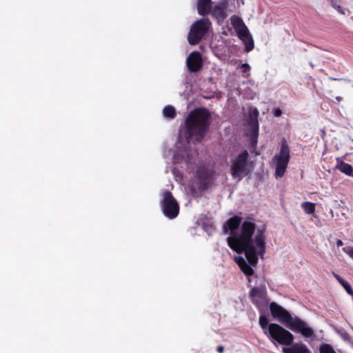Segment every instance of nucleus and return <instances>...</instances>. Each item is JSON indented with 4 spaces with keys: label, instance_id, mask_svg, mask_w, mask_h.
I'll list each match as a JSON object with an SVG mask.
<instances>
[{
    "label": "nucleus",
    "instance_id": "25",
    "mask_svg": "<svg viewBox=\"0 0 353 353\" xmlns=\"http://www.w3.org/2000/svg\"><path fill=\"white\" fill-rule=\"evenodd\" d=\"M252 136L254 137V138H257L259 134V125L257 121L255 122V123L252 127Z\"/></svg>",
    "mask_w": 353,
    "mask_h": 353
},
{
    "label": "nucleus",
    "instance_id": "27",
    "mask_svg": "<svg viewBox=\"0 0 353 353\" xmlns=\"http://www.w3.org/2000/svg\"><path fill=\"white\" fill-rule=\"evenodd\" d=\"M216 350L219 353H223L224 352V347L223 345H219L216 347Z\"/></svg>",
    "mask_w": 353,
    "mask_h": 353
},
{
    "label": "nucleus",
    "instance_id": "9",
    "mask_svg": "<svg viewBox=\"0 0 353 353\" xmlns=\"http://www.w3.org/2000/svg\"><path fill=\"white\" fill-rule=\"evenodd\" d=\"M160 205L163 214L170 219H175L179 214V204L168 190L162 192Z\"/></svg>",
    "mask_w": 353,
    "mask_h": 353
},
{
    "label": "nucleus",
    "instance_id": "5",
    "mask_svg": "<svg viewBox=\"0 0 353 353\" xmlns=\"http://www.w3.org/2000/svg\"><path fill=\"white\" fill-rule=\"evenodd\" d=\"M194 177L197 188L200 191L204 192L214 184L216 172L214 166L208 163H202L196 166Z\"/></svg>",
    "mask_w": 353,
    "mask_h": 353
},
{
    "label": "nucleus",
    "instance_id": "15",
    "mask_svg": "<svg viewBox=\"0 0 353 353\" xmlns=\"http://www.w3.org/2000/svg\"><path fill=\"white\" fill-rule=\"evenodd\" d=\"M283 353H312L307 345L302 343H292L288 347L283 348Z\"/></svg>",
    "mask_w": 353,
    "mask_h": 353
},
{
    "label": "nucleus",
    "instance_id": "11",
    "mask_svg": "<svg viewBox=\"0 0 353 353\" xmlns=\"http://www.w3.org/2000/svg\"><path fill=\"white\" fill-rule=\"evenodd\" d=\"M235 31L238 37L244 43L245 52L251 51L254 48V44L248 27L245 25Z\"/></svg>",
    "mask_w": 353,
    "mask_h": 353
},
{
    "label": "nucleus",
    "instance_id": "8",
    "mask_svg": "<svg viewBox=\"0 0 353 353\" xmlns=\"http://www.w3.org/2000/svg\"><path fill=\"white\" fill-rule=\"evenodd\" d=\"M248 152L243 150L231 159L230 174L233 179L241 180L248 174Z\"/></svg>",
    "mask_w": 353,
    "mask_h": 353
},
{
    "label": "nucleus",
    "instance_id": "28",
    "mask_svg": "<svg viewBox=\"0 0 353 353\" xmlns=\"http://www.w3.org/2000/svg\"><path fill=\"white\" fill-rule=\"evenodd\" d=\"M348 254L353 259V248L350 250Z\"/></svg>",
    "mask_w": 353,
    "mask_h": 353
},
{
    "label": "nucleus",
    "instance_id": "2",
    "mask_svg": "<svg viewBox=\"0 0 353 353\" xmlns=\"http://www.w3.org/2000/svg\"><path fill=\"white\" fill-rule=\"evenodd\" d=\"M210 119L211 114L205 108H196L190 112L185 123L188 139L195 137L197 141H201L209 130Z\"/></svg>",
    "mask_w": 353,
    "mask_h": 353
},
{
    "label": "nucleus",
    "instance_id": "30",
    "mask_svg": "<svg viewBox=\"0 0 353 353\" xmlns=\"http://www.w3.org/2000/svg\"><path fill=\"white\" fill-rule=\"evenodd\" d=\"M337 10H338L339 11H340L341 13H343V11L341 10V8L340 6H338V7H337Z\"/></svg>",
    "mask_w": 353,
    "mask_h": 353
},
{
    "label": "nucleus",
    "instance_id": "29",
    "mask_svg": "<svg viewBox=\"0 0 353 353\" xmlns=\"http://www.w3.org/2000/svg\"><path fill=\"white\" fill-rule=\"evenodd\" d=\"M338 246H341L343 245V242L341 240H339L336 243Z\"/></svg>",
    "mask_w": 353,
    "mask_h": 353
},
{
    "label": "nucleus",
    "instance_id": "10",
    "mask_svg": "<svg viewBox=\"0 0 353 353\" xmlns=\"http://www.w3.org/2000/svg\"><path fill=\"white\" fill-rule=\"evenodd\" d=\"M186 64L189 72L199 71L203 65L201 54L198 51L192 52L187 58Z\"/></svg>",
    "mask_w": 353,
    "mask_h": 353
},
{
    "label": "nucleus",
    "instance_id": "12",
    "mask_svg": "<svg viewBox=\"0 0 353 353\" xmlns=\"http://www.w3.org/2000/svg\"><path fill=\"white\" fill-rule=\"evenodd\" d=\"M250 297L252 302L257 307H260L265 301L266 292L265 287H253L250 291Z\"/></svg>",
    "mask_w": 353,
    "mask_h": 353
},
{
    "label": "nucleus",
    "instance_id": "6",
    "mask_svg": "<svg viewBox=\"0 0 353 353\" xmlns=\"http://www.w3.org/2000/svg\"><path fill=\"white\" fill-rule=\"evenodd\" d=\"M272 160L275 163V177L281 178L284 176L290 160V150L285 139H282L280 151Z\"/></svg>",
    "mask_w": 353,
    "mask_h": 353
},
{
    "label": "nucleus",
    "instance_id": "7",
    "mask_svg": "<svg viewBox=\"0 0 353 353\" xmlns=\"http://www.w3.org/2000/svg\"><path fill=\"white\" fill-rule=\"evenodd\" d=\"M211 26L208 18L203 17L194 22L188 34V41L191 46L198 44L208 33Z\"/></svg>",
    "mask_w": 353,
    "mask_h": 353
},
{
    "label": "nucleus",
    "instance_id": "26",
    "mask_svg": "<svg viewBox=\"0 0 353 353\" xmlns=\"http://www.w3.org/2000/svg\"><path fill=\"white\" fill-rule=\"evenodd\" d=\"M273 114H274V117H279L281 116L282 110L280 108H276V109L274 110Z\"/></svg>",
    "mask_w": 353,
    "mask_h": 353
},
{
    "label": "nucleus",
    "instance_id": "13",
    "mask_svg": "<svg viewBox=\"0 0 353 353\" xmlns=\"http://www.w3.org/2000/svg\"><path fill=\"white\" fill-rule=\"evenodd\" d=\"M242 218L235 215L228 219L223 225V232L224 234L230 233L231 236L237 235L234 233L235 230L242 225Z\"/></svg>",
    "mask_w": 353,
    "mask_h": 353
},
{
    "label": "nucleus",
    "instance_id": "23",
    "mask_svg": "<svg viewBox=\"0 0 353 353\" xmlns=\"http://www.w3.org/2000/svg\"><path fill=\"white\" fill-rule=\"evenodd\" d=\"M241 76L243 78H248L250 75V66L248 63H243L240 66Z\"/></svg>",
    "mask_w": 353,
    "mask_h": 353
},
{
    "label": "nucleus",
    "instance_id": "17",
    "mask_svg": "<svg viewBox=\"0 0 353 353\" xmlns=\"http://www.w3.org/2000/svg\"><path fill=\"white\" fill-rule=\"evenodd\" d=\"M336 169L339 170L342 173L353 177V168L352 166L343 161H338L336 165Z\"/></svg>",
    "mask_w": 353,
    "mask_h": 353
},
{
    "label": "nucleus",
    "instance_id": "22",
    "mask_svg": "<svg viewBox=\"0 0 353 353\" xmlns=\"http://www.w3.org/2000/svg\"><path fill=\"white\" fill-rule=\"evenodd\" d=\"M319 350V353H336L332 346L328 343H322Z\"/></svg>",
    "mask_w": 353,
    "mask_h": 353
},
{
    "label": "nucleus",
    "instance_id": "21",
    "mask_svg": "<svg viewBox=\"0 0 353 353\" xmlns=\"http://www.w3.org/2000/svg\"><path fill=\"white\" fill-rule=\"evenodd\" d=\"M231 23L234 30L241 28V26L245 25L241 18L235 15L231 17Z\"/></svg>",
    "mask_w": 353,
    "mask_h": 353
},
{
    "label": "nucleus",
    "instance_id": "1",
    "mask_svg": "<svg viewBox=\"0 0 353 353\" xmlns=\"http://www.w3.org/2000/svg\"><path fill=\"white\" fill-rule=\"evenodd\" d=\"M244 221L240 227L239 235L230 236L227 239L228 246L238 254L244 253L251 265L258 262L257 254L263 256L265 253V228H256V224L250 220Z\"/></svg>",
    "mask_w": 353,
    "mask_h": 353
},
{
    "label": "nucleus",
    "instance_id": "3",
    "mask_svg": "<svg viewBox=\"0 0 353 353\" xmlns=\"http://www.w3.org/2000/svg\"><path fill=\"white\" fill-rule=\"evenodd\" d=\"M270 310L274 319L285 325L290 330L299 332L305 337H311L314 334L312 329L305 321L297 316L293 318L287 310L276 303H270Z\"/></svg>",
    "mask_w": 353,
    "mask_h": 353
},
{
    "label": "nucleus",
    "instance_id": "19",
    "mask_svg": "<svg viewBox=\"0 0 353 353\" xmlns=\"http://www.w3.org/2000/svg\"><path fill=\"white\" fill-rule=\"evenodd\" d=\"M301 208L306 214H312L315 212V203L310 201H305L302 203Z\"/></svg>",
    "mask_w": 353,
    "mask_h": 353
},
{
    "label": "nucleus",
    "instance_id": "24",
    "mask_svg": "<svg viewBox=\"0 0 353 353\" xmlns=\"http://www.w3.org/2000/svg\"><path fill=\"white\" fill-rule=\"evenodd\" d=\"M212 15L217 19H223L225 18L224 11L219 6H216L214 8L213 12H212Z\"/></svg>",
    "mask_w": 353,
    "mask_h": 353
},
{
    "label": "nucleus",
    "instance_id": "18",
    "mask_svg": "<svg viewBox=\"0 0 353 353\" xmlns=\"http://www.w3.org/2000/svg\"><path fill=\"white\" fill-rule=\"evenodd\" d=\"M333 276L339 281V283L344 288V289L349 294L353 295V290L348 282H347L341 276H340L339 274L334 272H333Z\"/></svg>",
    "mask_w": 353,
    "mask_h": 353
},
{
    "label": "nucleus",
    "instance_id": "4",
    "mask_svg": "<svg viewBox=\"0 0 353 353\" xmlns=\"http://www.w3.org/2000/svg\"><path fill=\"white\" fill-rule=\"evenodd\" d=\"M259 323L264 334L273 343H277L286 346H290L293 343L294 339L293 334L277 323H269V320L265 315L259 316Z\"/></svg>",
    "mask_w": 353,
    "mask_h": 353
},
{
    "label": "nucleus",
    "instance_id": "20",
    "mask_svg": "<svg viewBox=\"0 0 353 353\" xmlns=\"http://www.w3.org/2000/svg\"><path fill=\"white\" fill-rule=\"evenodd\" d=\"M163 113L165 117L174 119L176 117L175 108L172 105H167L163 108Z\"/></svg>",
    "mask_w": 353,
    "mask_h": 353
},
{
    "label": "nucleus",
    "instance_id": "14",
    "mask_svg": "<svg viewBox=\"0 0 353 353\" xmlns=\"http://www.w3.org/2000/svg\"><path fill=\"white\" fill-rule=\"evenodd\" d=\"M234 261L240 268L241 270L248 277V282L250 283L251 279L250 276L254 275V270L252 268V265L250 263L248 264L244 258L241 256H235Z\"/></svg>",
    "mask_w": 353,
    "mask_h": 353
},
{
    "label": "nucleus",
    "instance_id": "16",
    "mask_svg": "<svg viewBox=\"0 0 353 353\" xmlns=\"http://www.w3.org/2000/svg\"><path fill=\"white\" fill-rule=\"evenodd\" d=\"M212 9L211 0H198L197 1V11L199 14L205 16L208 14Z\"/></svg>",
    "mask_w": 353,
    "mask_h": 353
}]
</instances>
